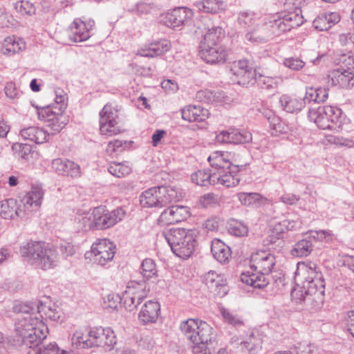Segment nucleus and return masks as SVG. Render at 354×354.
I'll list each match as a JSON object with an SVG mask.
<instances>
[{
	"label": "nucleus",
	"instance_id": "47",
	"mask_svg": "<svg viewBox=\"0 0 354 354\" xmlns=\"http://www.w3.org/2000/svg\"><path fill=\"white\" fill-rule=\"evenodd\" d=\"M109 172L118 178L124 177L131 174L132 169L129 162H111L108 167Z\"/></svg>",
	"mask_w": 354,
	"mask_h": 354
},
{
	"label": "nucleus",
	"instance_id": "40",
	"mask_svg": "<svg viewBox=\"0 0 354 354\" xmlns=\"http://www.w3.org/2000/svg\"><path fill=\"white\" fill-rule=\"evenodd\" d=\"M245 39L254 42H264L270 39L265 23L261 25L257 23L248 30Z\"/></svg>",
	"mask_w": 354,
	"mask_h": 354
},
{
	"label": "nucleus",
	"instance_id": "52",
	"mask_svg": "<svg viewBox=\"0 0 354 354\" xmlns=\"http://www.w3.org/2000/svg\"><path fill=\"white\" fill-rule=\"evenodd\" d=\"M141 274L145 281L150 280L157 275L155 261L151 259H145L141 264Z\"/></svg>",
	"mask_w": 354,
	"mask_h": 354
},
{
	"label": "nucleus",
	"instance_id": "24",
	"mask_svg": "<svg viewBox=\"0 0 354 354\" xmlns=\"http://www.w3.org/2000/svg\"><path fill=\"white\" fill-rule=\"evenodd\" d=\"M191 17L192 12L190 10L183 7H178L165 15L164 23L166 26L175 28L185 24Z\"/></svg>",
	"mask_w": 354,
	"mask_h": 354
},
{
	"label": "nucleus",
	"instance_id": "6",
	"mask_svg": "<svg viewBox=\"0 0 354 354\" xmlns=\"http://www.w3.org/2000/svg\"><path fill=\"white\" fill-rule=\"evenodd\" d=\"M180 328L190 345H203V343H211L214 339L213 328L198 319H188L182 322Z\"/></svg>",
	"mask_w": 354,
	"mask_h": 354
},
{
	"label": "nucleus",
	"instance_id": "60",
	"mask_svg": "<svg viewBox=\"0 0 354 354\" xmlns=\"http://www.w3.org/2000/svg\"><path fill=\"white\" fill-rule=\"evenodd\" d=\"M292 298L296 303L305 302L313 308V301H308V295L306 288H304V283L301 286L294 288L291 292Z\"/></svg>",
	"mask_w": 354,
	"mask_h": 354
},
{
	"label": "nucleus",
	"instance_id": "43",
	"mask_svg": "<svg viewBox=\"0 0 354 354\" xmlns=\"http://www.w3.org/2000/svg\"><path fill=\"white\" fill-rule=\"evenodd\" d=\"M237 197L241 203L243 205H261L266 203L267 199L258 193H245L241 192L237 194Z\"/></svg>",
	"mask_w": 354,
	"mask_h": 354
},
{
	"label": "nucleus",
	"instance_id": "41",
	"mask_svg": "<svg viewBox=\"0 0 354 354\" xmlns=\"http://www.w3.org/2000/svg\"><path fill=\"white\" fill-rule=\"evenodd\" d=\"M304 97L308 102H324L328 99V89L326 87H308Z\"/></svg>",
	"mask_w": 354,
	"mask_h": 354
},
{
	"label": "nucleus",
	"instance_id": "21",
	"mask_svg": "<svg viewBox=\"0 0 354 354\" xmlns=\"http://www.w3.org/2000/svg\"><path fill=\"white\" fill-rule=\"evenodd\" d=\"M203 282L215 295L222 297L227 292L226 279L223 274L211 270L204 275Z\"/></svg>",
	"mask_w": 354,
	"mask_h": 354
},
{
	"label": "nucleus",
	"instance_id": "30",
	"mask_svg": "<svg viewBox=\"0 0 354 354\" xmlns=\"http://www.w3.org/2000/svg\"><path fill=\"white\" fill-rule=\"evenodd\" d=\"M170 48V42L163 39L150 44L147 48L139 49L138 55L145 57H154L169 51Z\"/></svg>",
	"mask_w": 354,
	"mask_h": 354
},
{
	"label": "nucleus",
	"instance_id": "59",
	"mask_svg": "<svg viewBox=\"0 0 354 354\" xmlns=\"http://www.w3.org/2000/svg\"><path fill=\"white\" fill-rule=\"evenodd\" d=\"M71 342L77 348H91L89 345L91 337H86L81 331H76L71 337Z\"/></svg>",
	"mask_w": 354,
	"mask_h": 354
},
{
	"label": "nucleus",
	"instance_id": "57",
	"mask_svg": "<svg viewBox=\"0 0 354 354\" xmlns=\"http://www.w3.org/2000/svg\"><path fill=\"white\" fill-rule=\"evenodd\" d=\"M257 21L256 15L252 12H241L239 14V24L248 30L256 25Z\"/></svg>",
	"mask_w": 354,
	"mask_h": 354
},
{
	"label": "nucleus",
	"instance_id": "35",
	"mask_svg": "<svg viewBox=\"0 0 354 354\" xmlns=\"http://www.w3.org/2000/svg\"><path fill=\"white\" fill-rule=\"evenodd\" d=\"M263 115L269 122L271 134L272 136H277L279 134L287 133L288 127L271 110H266L264 112H263Z\"/></svg>",
	"mask_w": 354,
	"mask_h": 354
},
{
	"label": "nucleus",
	"instance_id": "58",
	"mask_svg": "<svg viewBox=\"0 0 354 354\" xmlns=\"http://www.w3.org/2000/svg\"><path fill=\"white\" fill-rule=\"evenodd\" d=\"M34 348L35 354H63L68 353L65 350H60L56 343H50L47 345H37Z\"/></svg>",
	"mask_w": 354,
	"mask_h": 354
},
{
	"label": "nucleus",
	"instance_id": "50",
	"mask_svg": "<svg viewBox=\"0 0 354 354\" xmlns=\"http://www.w3.org/2000/svg\"><path fill=\"white\" fill-rule=\"evenodd\" d=\"M242 344L250 353L256 354L261 348L262 340L258 333H252Z\"/></svg>",
	"mask_w": 354,
	"mask_h": 354
},
{
	"label": "nucleus",
	"instance_id": "23",
	"mask_svg": "<svg viewBox=\"0 0 354 354\" xmlns=\"http://www.w3.org/2000/svg\"><path fill=\"white\" fill-rule=\"evenodd\" d=\"M94 25V21L86 24L80 19H75L70 27L69 38L74 42H81L90 38V31Z\"/></svg>",
	"mask_w": 354,
	"mask_h": 354
},
{
	"label": "nucleus",
	"instance_id": "37",
	"mask_svg": "<svg viewBox=\"0 0 354 354\" xmlns=\"http://www.w3.org/2000/svg\"><path fill=\"white\" fill-rule=\"evenodd\" d=\"M211 252L214 259L221 263L227 262L231 256L230 247L219 239L212 241Z\"/></svg>",
	"mask_w": 354,
	"mask_h": 354
},
{
	"label": "nucleus",
	"instance_id": "10",
	"mask_svg": "<svg viewBox=\"0 0 354 354\" xmlns=\"http://www.w3.org/2000/svg\"><path fill=\"white\" fill-rule=\"evenodd\" d=\"M115 252V245L110 240L103 239L96 240L86 255L89 254L95 263L103 266L113 260Z\"/></svg>",
	"mask_w": 354,
	"mask_h": 354
},
{
	"label": "nucleus",
	"instance_id": "16",
	"mask_svg": "<svg viewBox=\"0 0 354 354\" xmlns=\"http://www.w3.org/2000/svg\"><path fill=\"white\" fill-rule=\"evenodd\" d=\"M200 55L208 64H224L231 53V50L225 46L201 44Z\"/></svg>",
	"mask_w": 354,
	"mask_h": 354
},
{
	"label": "nucleus",
	"instance_id": "1",
	"mask_svg": "<svg viewBox=\"0 0 354 354\" xmlns=\"http://www.w3.org/2000/svg\"><path fill=\"white\" fill-rule=\"evenodd\" d=\"M295 274L304 283L308 301H313V309L321 308L324 301L325 280L319 268L313 262L298 263Z\"/></svg>",
	"mask_w": 354,
	"mask_h": 354
},
{
	"label": "nucleus",
	"instance_id": "53",
	"mask_svg": "<svg viewBox=\"0 0 354 354\" xmlns=\"http://www.w3.org/2000/svg\"><path fill=\"white\" fill-rule=\"evenodd\" d=\"M196 97L204 103H216L221 101L222 93L209 90H201L197 92Z\"/></svg>",
	"mask_w": 354,
	"mask_h": 354
},
{
	"label": "nucleus",
	"instance_id": "12",
	"mask_svg": "<svg viewBox=\"0 0 354 354\" xmlns=\"http://www.w3.org/2000/svg\"><path fill=\"white\" fill-rule=\"evenodd\" d=\"M54 110L50 106L37 109L38 118L46 122L47 126L53 131L59 133L66 125V118L63 115L64 105Z\"/></svg>",
	"mask_w": 354,
	"mask_h": 354
},
{
	"label": "nucleus",
	"instance_id": "11",
	"mask_svg": "<svg viewBox=\"0 0 354 354\" xmlns=\"http://www.w3.org/2000/svg\"><path fill=\"white\" fill-rule=\"evenodd\" d=\"M95 230H106L121 221L125 216V211L118 207L113 211H108L102 207L93 209Z\"/></svg>",
	"mask_w": 354,
	"mask_h": 354
},
{
	"label": "nucleus",
	"instance_id": "22",
	"mask_svg": "<svg viewBox=\"0 0 354 354\" xmlns=\"http://www.w3.org/2000/svg\"><path fill=\"white\" fill-rule=\"evenodd\" d=\"M53 170L59 176L78 178L81 176L79 165L66 158H55L52 161Z\"/></svg>",
	"mask_w": 354,
	"mask_h": 354
},
{
	"label": "nucleus",
	"instance_id": "61",
	"mask_svg": "<svg viewBox=\"0 0 354 354\" xmlns=\"http://www.w3.org/2000/svg\"><path fill=\"white\" fill-rule=\"evenodd\" d=\"M325 138L326 141L330 144H334L338 146H345L348 148L354 147V142L351 139L330 134L326 136Z\"/></svg>",
	"mask_w": 354,
	"mask_h": 354
},
{
	"label": "nucleus",
	"instance_id": "39",
	"mask_svg": "<svg viewBox=\"0 0 354 354\" xmlns=\"http://www.w3.org/2000/svg\"><path fill=\"white\" fill-rule=\"evenodd\" d=\"M266 274L257 272L250 273L245 272L241 274V280L243 283L252 286L255 288H263L268 284V279L266 277Z\"/></svg>",
	"mask_w": 354,
	"mask_h": 354
},
{
	"label": "nucleus",
	"instance_id": "3",
	"mask_svg": "<svg viewBox=\"0 0 354 354\" xmlns=\"http://www.w3.org/2000/svg\"><path fill=\"white\" fill-rule=\"evenodd\" d=\"M19 252L29 263L44 270L55 268L58 262L57 250L44 242H28L20 247Z\"/></svg>",
	"mask_w": 354,
	"mask_h": 354
},
{
	"label": "nucleus",
	"instance_id": "14",
	"mask_svg": "<svg viewBox=\"0 0 354 354\" xmlns=\"http://www.w3.org/2000/svg\"><path fill=\"white\" fill-rule=\"evenodd\" d=\"M275 264V255L269 250H259L251 255L250 267L254 271L270 274Z\"/></svg>",
	"mask_w": 354,
	"mask_h": 354
},
{
	"label": "nucleus",
	"instance_id": "64",
	"mask_svg": "<svg viewBox=\"0 0 354 354\" xmlns=\"http://www.w3.org/2000/svg\"><path fill=\"white\" fill-rule=\"evenodd\" d=\"M4 93L6 97L12 100L19 99L22 94V91L17 87L16 84L13 82H8L6 84Z\"/></svg>",
	"mask_w": 354,
	"mask_h": 354
},
{
	"label": "nucleus",
	"instance_id": "15",
	"mask_svg": "<svg viewBox=\"0 0 354 354\" xmlns=\"http://www.w3.org/2000/svg\"><path fill=\"white\" fill-rule=\"evenodd\" d=\"M213 171V185H221L226 187L237 185L240 182L239 166L232 165Z\"/></svg>",
	"mask_w": 354,
	"mask_h": 354
},
{
	"label": "nucleus",
	"instance_id": "45",
	"mask_svg": "<svg viewBox=\"0 0 354 354\" xmlns=\"http://www.w3.org/2000/svg\"><path fill=\"white\" fill-rule=\"evenodd\" d=\"M227 232L236 237L247 236L248 234V226L242 221L230 218L227 223Z\"/></svg>",
	"mask_w": 354,
	"mask_h": 354
},
{
	"label": "nucleus",
	"instance_id": "48",
	"mask_svg": "<svg viewBox=\"0 0 354 354\" xmlns=\"http://www.w3.org/2000/svg\"><path fill=\"white\" fill-rule=\"evenodd\" d=\"M213 171L198 170L192 174V181L199 186H207L213 185Z\"/></svg>",
	"mask_w": 354,
	"mask_h": 354
},
{
	"label": "nucleus",
	"instance_id": "38",
	"mask_svg": "<svg viewBox=\"0 0 354 354\" xmlns=\"http://www.w3.org/2000/svg\"><path fill=\"white\" fill-rule=\"evenodd\" d=\"M313 248L314 243L310 236L307 234L293 245L290 254L295 257H306L310 254Z\"/></svg>",
	"mask_w": 354,
	"mask_h": 354
},
{
	"label": "nucleus",
	"instance_id": "28",
	"mask_svg": "<svg viewBox=\"0 0 354 354\" xmlns=\"http://www.w3.org/2000/svg\"><path fill=\"white\" fill-rule=\"evenodd\" d=\"M182 118L188 122H204L209 118V112L201 106L188 105L181 109Z\"/></svg>",
	"mask_w": 354,
	"mask_h": 354
},
{
	"label": "nucleus",
	"instance_id": "51",
	"mask_svg": "<svg viewBox=\"0 0 354 354\" xmlns=\"http://www.w3.org/2000/svg\"><path fill=\"white\" fill-rule=\"evenodd\" d=\"M257 73H258V71L253 70L252 68L244 71L234 72V74L239 78L238 84L246 86L253 85L255 83Z\"/></svg>",
	"mask_w": 354,
	"mask_h": 354
},
{
	"label": "nucleus",
	"instance_id": "18",
	"mask_svg": "<svg viewBox=\"0 0 354 354\" xmlns=\"http://www.w3.org/2000/svg\"><path fill=\"white\" fill-rule=\"evenodd\" d=\"M216 140L223 144H245L252 140V134L245 131L230 128L216 134Z\"/></svg>",
	"mask_w": 354,
	"mask_h": 354
},
{
	"label": "nucleus",
	"instance_id": "4",
	"mask_svg": "<svg viewBox=\"0 0 354 354\" xmlns=\"http://www.w3.org/2000/svg\"><path fill=\"white\" fill-rule=\"evenodd\" d=\"M197 234L195 230L171 228L164 233V236L174 254L181 259H187L195 250Z\"/></svg>",
	"mask_w": 354,
	"mask_h": 354
},
{
	"label": "nucleus",
	"instance_id": "19",
	"mask_svg": "<svg viewBox=\"0 0 354 354\" xmlns=\"http://www.w3.org/2000/svg\"><path fill=\"white\" fill-rule=\"evenodd\" d=\"M44 196V191L41 187H32L31 190L25 194L19 201V205L24 211V217L29 213L36 211L41 205Z\"/></svg>",
	"mask_w": 354,
	"mask_h": 354
},
{
	"label": "nucleus",
	"instance_id": "34",
	"mask_svg": "<svg viewBox=\"0 0 354 354\" xmlns=\"http://www.w3.org/2000/svg\"><path fill=\"white\" fill-rule=\"evenodd\" d=\"M20 135L24 140H30L36 144H42L47 140L49 133L37 127H28L21 129Z\"/></svg>",
	"mask_w": 354,
	"mask_h": 354
},
{
	"label": "nucleus",
	"instance_id": "54",
	"mask_svg": "<svg viewBox=\"0 0 354 354\" xmlns=\"http://www.w3.org/2000/svg\"><path fill=\"white\" fill-rule=\"evenodd\" d=\"M15 9L22 15L32 16L36 13L35 5L27 0L17 1L15 3Z\"/></svg>",
	"mask_w": 354,
	"mask_h": 354
},
{
	"label": "nucleus",
	"instance_id": "27",
	"mask_svg": "<svg viewBox=\"0 0 354 354\" xmlns=\"http://www.w3.org/2000/svg\"><path fill=\"white\" fill-rule=\"evenodd\" d=\"M331 84L342 88H351L354 85V74L349 69L334 70L329 76Z\"/></svg>",
	"mask_w": 354,
	"mask_h": 354
},
{
	"label": "nucleus",
	"instance_id": "26",
	"mask_svg": "<svg viewBox=\"0 0 354 354\" xmlns=\"http://www.w3.org/2000/svg\"><path fill=\"white\" fill-rule=\"evenodd\" d=\"M0 216L5 219H13L15 217H24V211H22L17 201L8 198L0 203Z\"/></svg>",
	"mask_w": 354,
	"mask_h": 354
},
{
	"label": "nucleus",
	"instance_id": "25",
	"mask_svg": "<svg viewBox=\"0 0 354 354\" xmlns=\"http://www.w3.org/2000/svg\"><path fill=\"white\" fill-rule=\"evenodd\" d=\"M160 305L158 301L149 300L146 302L138 314V319L144 324L155 323L159 316Z\"/></svg>",
	"mask_w": 354,
	"mask_h": 354
},
{
	"label": "nucleus",
	"instance_id": "2",
	"mask_svg": "<svg viewBox=\"0 0 354 354\" xmlns=\"http://www.w3.org/2000/svg\"><path fill=\"white\" fill-rule=\"evenodd\" d=\"M15 332L17 341L30 348L39 344L47 337V326L38 316L21 315L15 321Z\"/></svg>",
	"mask_w": 354,
	"mask_h": 354
},
{
	"label": "nucleus",
	"instance_id": "8",
	"mask_svg": "<svg viewBox=\"0 0 354 354\" xmlns=\"http://www.w3.org/2000/svg\"><path fill=\"white\" fill-rule=\"evenodd\" d=\"M149 288L145 280L131 281L122 295L124 308L131 311L136 308L143 299L147 297Z\"/></svg>",
	"mask_w": 354,
	"mask_h": 354
},
{
	"label": "nucleus",
	"instance_id": "32",
	"mask_svg": "<svg viewBox=\"0 0 354 354\" xmlns=\"http://www.w3.org/2000/svg\"><path fill=\"white\" fill-rule=\"evenodd\" d=\"M37 316L44 322V320L59 322L62 318V313L54 305H46L41 301L37 304Z\"/></svg>",
	"mask_w": 354,
	"mask_h": 354
},
{
	"label": "nucleus",
	"instance_id": "9",
	"mask_svg": "<svg viewBox=\"0 0 354 354\" xmlns=\"http://www.w3.org/2000/svg\"><path fill=\"white\" fill-rule=\"evenodd\" d=\"M119 109L111 103L104 105L100 111V130L103 135L111 136L121 132L118 126Z\"/></svg>",
	"mask_w": 354,
	"mask_h": 354
},
{
	"label": "nucleus",
	"instance_id": "49",
	"mask_svg": "<svg viewBox=\"0 0 354 354\" xmlns=\"http://www.w3.org/2000/svg\"><path fill=\"white\" fill-rule=\"evenodd\" d=\"M223 2L219 0H203L198 2V10L205 13H217L221 9Z\"/></svg>",
	"mask_w": 354,
	"mask_h": 354
},
{
	"label": "nucleus",
	"instance_id": "7",
	"mask_svg": "<svg viewBox=\"0 0 354 354\" xmlns=\"http://www.w3.org/2000/svg\"><path fill=\"white\" fill-rule=\"evenodd\" d=\"M302 24V17L295 12L272 17L270 20L265 23L270 39L280 36Z\"/></svg>",
	"mask_w": 354,
	"mask_h": 354
},
{
	"label": "nucleus",
	"instance_id": "17",
	"mask_svg": "<svg viewBox=\"0 0 354 354\" xmlns=\"http://www.w3.org/2000/svg\"><path fill=\"white\" fill-rule=\"evenodd\" d=\"M190 216L189 208L183 205L171 206L165 209L158 218V223L168 225L186 220Z\"/></svg>",
	"mask_w": 354,
	"mask_h": 354
},
{
	"label": "nucleus",
	"instance_id": "36",
	"mask_svg": "<svg viewBox=\"0 0 354 354\" xmlns=\"http://www.w3.org/2000/svg\"><path fill=\"white\" fill-rule=\"evenodd\" d=\"M94 212L78 211L74 218V223L79 230L88 232L95 230Z\"/></svg>",
	"mask_w": 354,
	"mask_h": 354
},
{
	"label": "nucleus",
	"instance_id": "42",
	"mask_svg": "<svg viewBox=\"0 0 354 354\" xmlns=\"http://www.w3.org/2000/svg\"><path fill=\"white\" fill-rule=\"evenodd\" d=\"M308 119L315 122L317 127L322 129H335V127L330 124V122L320 113L317 108H310L308 110Z\"/></svg>",
	"mask_w": 354,
	"mask_h": 354
},
{
	"label": "nucleus",
	"instance_id": "29",
	"mask_svg": "<svg viewBox=\"0 0 354 354\" xmlns=\"http://www.w3.org/2000/svg\"><path fill=\"white\" fill-rule=\"evenodd\" d=\"M340 21V16L336 12H326L319 14L313 21L315 29L326 31Z\"/></svg>",
	"mask_w": 354,
	"mask_h": 354
},
{
	"label": "nucleus",
	"instance_id": "62",
	"mask_svg": "<svg viewBox=\"0 0 354 354\" xmlns=\"http://www.w3.org/2000/svg\"><path fill=\"white\" fill-rule=\"evenodd\" d=\"M308 235L313 243L317 241L329 242L333 239V234L329 230L311 231Z\"/></svg>",
	"mask_w": 354,
	"mask_h": 354
},
{
	"label": "nucleus",
	"instance_id": "31",
	"mask_svg": "<svg viewBox=\"0 0 354 354\" xmlns=\"http://www.w3.org/2000/svg\"><path fill=\"white\" fill-rule=\"evenodd\" d=\"M26 48L25 41L19 37L10 36L6 37L1 45V52L7 56H12Z\"/></svg>",
	"mask_w": 354,
	"mask_h": 354
},
{
	"label": "nucleus",
	"instance_id": "5",
	"mask_svg": "<svg viewBox=\"0 0 354 354\" xmlns=\"http://www.w3.org/2000/svg\"><path fill=\"white\" fill-rule=\"evenodd\" d=\"M176 188L169 186L153 187L142 192L139 197L140 205L145 208H163L180 198Z\"/></svg>",
	"mask_w": 354,
	"mask_h": 354
},
{
	"label": "nucleus",
	"instance_id": "55",
	"mask_svg": "<svg viewBox=\"0 0 354 354\" xmlns=\"http://www.w3.org/2000/svg\"><path fill=\"white\" fill-rule=\"evenodd\" d=\"M219 311L225 322L234 326H242L243 324V321L239 315L230 311L229 309L221 307L219 308Z\"/></svg>",
	"mask_w": 354,
	"mask_h": 354
},
{
	"label": "nucleus",
	"instance_id": "56",
	"mask_svg": "<svg viewBox=\"0 0 354 354\" xmlns=\"http://www.w3.org/2000/svg\"><path fill=\"white\" fill-rule=\"evenodd\" d=\"M277 79V77L276 76H268L258 71V73L256 74L255 83H257L261 88L268 89L276 86Z\"/></svg>",
	"mask_w": 354,
	"mask_h": 354
},
{
	"label": "nucleus",
	"instance_id": "33",
	"mask_svg": "<svg viewBox=\"0 0 354 354\" xmlns=\"http://www.w3.org/2000/svg\"><path fill=\"white\" fill-rule=\"evenodd\" d=\"M282 109L288 113H298L301 111L306 104L305 97L297 98L288 95H283L279 100Z\"/></svg>",
	"mask_w": 354,
	"mask_h": 354
},
{
	"label": "nucleus",
	"instance_id": "13",
	"mask_svg": "<svg viewBox=\"0 0 354 354\" xmlns=\"http://www.w3.org/2000/svg\"><path fill=\"white\" fill-rule=\"evenodd\" d=\"M88 336L91 337L89 345H91V348L96 346L111 349L117 342L116 336L111 328H91Z\"/></svg>",
	"mask_w": 354,
	"mask_h": 354
},
{
	"label": "nucleus",
	"instance_id": "63",
	"mask_svg": "<svg viewBox=\"0 0 354 354\" xmlns=\"http://www.w3.org/2000/svg\"><path fill=\"white\" fill-rule=\"evenodd\" d=\"M283 64L292 71H299L305 66V62L299 57H290L285 58L283 61Z\"/></svg>",
	"mask_w": 354,
	"mask_h": 354
},
{
	"label": "nucleus",
	"instance_id": "46",
	"mask_svg": "<svg viewBox=\"0 0 354 354\" xmlns=\"http://www.w3.org/2000/svg\"><path fill=\"white\" fill-rule=\"evenodd\" d=\"M223 30L221 27L214 26L208 29L207 32L205 34L201 44L216 46L220 41L221 37L223 36Z\"/></svg>",
	"mask_w": 354,
	"mask_h": 354
},
{
	"label": "nucleus",
	"instance_id": "44",
	"mask_svg": "<svg viewBox=\"0 0 354 354\" xmlns=\"http://www.w3.org/2000/svg\"><path fill=\"white\" fill-rule=\"evenodd\" d=\"M227 156L228 154L221 151H215L210 154L207 160L213 168L212 171L219 170V169L223 168L222 167H228L232 165L233 164L227 160Z\"/></svg>",
	"mask_w": 354,
	"mask_h": 354
},
{
	"label": "nucleus",
	"instance_id": "20",
	"mask_svg": "<svg viewBox=\"0 0 354 354\" xmlns=\"http://www.w3.org/2000/svg\"><path fill=\"white\" fill-rule=\"evenodd\" d=\"M44 196V191L41 187H32L31 190L25 194L19 201V205L24 211V217L29 213L36 211L41 205Z\"/></svg>",
	"mask_w": 354,
	"mask_h": 354
}]
</instances>
